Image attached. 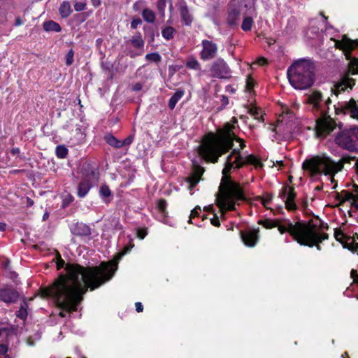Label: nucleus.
Returning a JSON list of instances; mask_svg holds the SVG:
<instances>
[{
  "instance_id": "1",
  "label": "nucleus",
  "mask_w": 358,
  "mask_h": 358,
  "mask_svg": "<svg viewBox=\"0 0 358 358\" xmlns=\"http://www.w3.org/2000/svg\"><path fill=\"white\" fill-rule=\"evenodd\" d=\"M128 251L127 249L117 255L116 260L103 262L99 266L84 267L68 263L66 274H61L43 294L54 298L58 306L66 313L76 311L87 289L94 290L110 280L117 269V261Z\"/></svg>"
},
{
  "instance_id": "2",
  "label": "nucleus",
  "mask_w": 358,
  "mask_h": 358,
  "mask_svg": "<svg viewBox=\"0 0 358 358\" xmlns=\"http://www.w3.org/2000/svg\"><path fill=\"white\" fill-rule=\"evenodd\" d=\"M243 159L241 155L240 150L234 149L232 152L227 157L225 166L222 170L224 176L222 178L221 184L219 187V193L220 197L217 199V206L223 211L236 210V204L239 205V201L247 200L244 194L243 189L240 184L231 180L227 174L231 169L236 168V164Z\"/></svg>"
},
{
  "instance_id": "3",
  "label": "nucleus",
  "mask_w": 358,
  "mask_h": 358,
  "mask_svg": "<svg viewBox=\"0 0 358 358\" xmlns=\"http://www.w3.org/2000/svg\"><path fill=\"white\" fill-rule=\"evenodd\" d=\"M234 128L230 123H226L217 136H213L203 145L201 154L206 160L217 162L220 156L232 149L234 141L241 143V150L245 147L243 140L234 133Z\"/></svg>"
},
{
  "instance_id": "4",
  "label": "nucleus",
  "mask_w": 358,
  "mask_h": 358,
  "mask_svg": "<svg viewBox=\"0 0 358 358\" xmlns=\"http://www.w3.org/2000/svg\"><path fill=\"white\" fill-rule=\"evenodd\" d=\"M285 224H280L278 220V231L280 234L288 232L292 238L301 245L313 247L316 241L322 242L328 239L327 234H319L315 231L316 225L306 224L303 221H298L293 224L289 220H285Z\"/></svg>"
},
{
  "instance_id": "5",
  "label": "nucleus",
  "mask_w": 358,
  "mask_h": 358,
  "mask_svg": "<svg viewBox=\"0 0 358 358\" xmlns=\"http://www.w3.org/2000/svg\"><path fill=\"white\" fill-rule=\"evenodd\" d=\"M287 74L294 88L306 90L315 82V65L311 60L301 59L288 68Z\"/></svg>"
},
{
  "instance_id": "6",
  "label": "nucleus",
  "mask_w": 358,
  "mask_h": 358,
  "mask_svg": "<svg viewBox=\"0 0 358 358\" xmlns=\"http://www.w3.org/2000/svg\"><path fill=\"white\" fill-rule=\"evenodd\" d=\"M302 169L309 171L311 176L322 173L330 175L331 181L333 182V176L340 171L342 166L338 168V165L326 155H316L306 159L302 164Z\"/></svg>"
},
{
  "instance_id": "7",
  "label": "nucleus",
  "mask_w": 358,
  "mask_h": 358,
  "mask_svg": "<svg viewBox=\"0 0 358 358\" xmlns=\"http://www.w3.org/2000/svg\"><path fill=\"white\" fill-rule=\"evenodd\" d=\"M335 47L343 51L346 59L349 61V71L351 74H358V57L351 55L352 51L358 47V39L352 40L346 35L342 36L341 40L334 39Z\"/></svg>"
},
{
  "instance_id": "8",
  "label": "nucleus",
  "mask_w": 358,
  "mask_h": 358,
  "mask_svg": "<svg viewBox=\"0 0 358 358\" xmlns=\"http://www.w3.org/2000/svg\"><path fill=\"white\" fill-rule=\"evenodd\" d=\"M336 143L350 152L358 151V127L355 126L341 131L336 136Z\"/></svg>"
},
{
  "instance_id": "9",
  "label": "nucleus",
  "mask_w": 358,
  "mask_h": 358,
  "mask_svg": "<svg viewBox=\"0 0 358 358\" xmlns=\"http://www.w3.org/2000/svg\"><path fill=\"white\" fill-rule=\"evenodd\" d=\"M209 71L213 78L219 79L231 78L230 68L222 58H218L212 63Z\"/></svg>"
},
{
  "instance_id": "10",
  "label": "nucleus",
  "mask_w": 358,
  "mask_h": 358,
  "mask_svg": "<svg viewBox=\"0 0 358 358\" xmlns=\"http://www.w3.org/2000/svg\"><path fill=\"white\" fill-rule=\"evenodd\" d=\"M307 102L313 105V108L322 113H326L329 105L331 103L329 97L327 100H323L322 94L317 90H313L308 94Z\"/></svg>"
},
{
  "instance_id": "11",
  "label": "nucleus",
  "mask_w": 358,
  "mask_h": 358,
  "mask_svg": "<svg viewBox=\"0 0 358 358\" xmlns=\"http://www.w3.org/2000/svg\"><path fill=\"white\" fill-rule=\"evenodd\" d=\"M322 114L324 117L319 119L317 122L316 134L317 137L324 138L334 131L336 124L330 116H327L326 113Z\"/></svg>"
},
{
  "instance_id": "12",
  "label": "nucleus",
  "mask_w": 358,
  "mask_h": 358,
  "mask_svg": "<svg viewBox=\"0 0 358 358\" xmlns=\"http://www.w3.org/2000/svg\"><path fill=\"white\" fill-rule=\"evenodd\" d=\"M334 108L337 114L339 113H348L352 117L358 119V104L352 98L349 101L338 102L337 106H334Z\"/></svg>"
},
{
  "instance_id": "13",
  "label": "nucleus",
  "mask_w": 358,
  "mask_h": 358,
  "mask_svg": "<svg viewBox=\"0 0 358 358\" xmlns=\"http://www.w3.org/2000/svg\"><path fill=\"white\" fill-rule=\"evenodd\" d=\"M282 199L286 197L285 201V207L288 210H295L297 207L294 202L296 198V193L293 187L285 186L282 188V192L280 194Z\"/></svg>"
},
{
  "instance_id": "14",
  "label": "nucleus",
  "mask_w": 358,
  "mask_h": 358,
  "mask_svg": "<svg viewBox=\"0 0 358 358\" xmlns=\"http://www.w3.org/2000/svg\"><path fill=\"white\" fill-rule=\"evenodd\" d=\"M202 46L203 50L200 53V56L203 60H210L215 57L217 47L215 43L208 40H203Z\"/></svg>"
},
{
  "instance_id": "15",
  "label": "nucleus",
  "mask_w": 358,
  "mask_h": 358,
  "mask_svg": "<svg viewBox=\"0 0 358 358\" xmlns=\"http://www.w3.org/2000/svg\"><path fill=\"white\" fill-rule=\"evenodd\" d=\"M134 138V135L131 134L126 138L123 141L118 140L112 134H107L105 136L104 139L106 142L110 146L114 147L115 148H121L123 146H129L130 145Z\"/></svg>"
},
{
  "instance_id": "16",
  "label": "nucleus",
  "mask_w": 358,
  "mask_h": 358,
  "mask_svg": "<svg viewBox=\"0 0 358 358\" xmlns=\"http://www.w3.org/2000/svg\"><path fill=\"white\" fill-rule=\"evenodd\" d=\"M20 298L18 292L12 287L0 289V300L6 303H14Z\"/></svg>"
},
{
  "instance_id": "17",
  "label": "nucleus",
  "mask_w": 358,
  "mask_h": 358,
  "mask_svg": "<svg viewBox=\"0 0 358 358\" xmlns=\"http://www.w3.org/2000/svg\"><path fill=\"white\" fill-rule=\"evenodd\" d=\"M355 85V80L353 78L344 77L341 82L334 85L331 91L336 96H338L340 93L345 92L348 88L352 90Z\"/></svg>"
},
{
  "instance_id": "18",
  "label": "nucleus",
  "mask_w": 358,
  "mask_h": 358,
  "mask_svg": "<svg viewBox=\"0 0 358 358\" xmlns=\"http://www.w3.org/2000/svg\"><path fill=\"white\" fill-rule=\"evenodd\" d=\"M259 229H252L247 231H241V238L244 242L245 245L249 247H253L257 243L259 239Z\"/></svg>"
},
{
  "instance_id": "19",
  "label": "nucleus",
  "mask_w": 358,
  "mask_h": 358,
  "mask_svg": "<svg viewBox=\"0 0 358 358\" xmlns=\"http://www.w3.org/2000/svg\"><path fill=\"white\" fill-rule=\"evenodd\" d=\"M204 172V169L199 165L194 166L192 173L186 178V181L189 183V189L192 190L196 187L199 182L201 176Z\"/></svg>"
},
{
  "instance_id": "20",
  "label": "nucleus",
  "mask_w": 358,
  "mask_h": 358,
  "mask_svg": "<svg viewBox=\"0 0 358 358\" xmlns=\"http://www.w3.org/2000/svg\"><path fill=\"white\" fill-rule=\"evenodd\" d=\"M71 233L78 236H89L91 235V229L84 223H76L71 229Z\"/></svg>"
},
{
  "instance_id": "21",
  "label": "nucleus",
  "mask_w": 358,
  "mask_h": 358,
  "mask_svg": "<svg viewBox=\"0 0 358 358\" xmlns=\"http://www.w3.org/2000/svg\"><path fill=\"white\" fill-rule=\"evenodd\" d=\"M179 13L182 23L186 26H190L193 21V16L190 14L185 3L180 4Z\"/></svg>"
},
{
  "instance_id": "22",
  "label": "nucleus",
  "mask_w": 358,
  "mask_h": 358,
  "mask_svg": "<svg viewBox=\"0 0 358 358\" xmlns=\"http://www.w3.org/2000/svg\"><path fill=\"white\" fill-rule=\"evenodd\" d=\"M83 179H88L92 181L96 178L97 173L90 163H84L81 168Z\"/></svg>"
},
{
  "instance_id": "23",
  "label": "nucleus",
  "mask_w": 358,
  "mask_h": 358,
  "mask_svg": "<svg viewBox=\"0 0 358 358\" xmlns=\"http://www.w3.org/2000/svg\"><path fill=\"white\" fill-rule=\"evenodd\" d=\"M240 8L237 7H233L230 5V8L227 17V23L231 27H234L238 24V22L240 18Z\"/></svg>"
},
{
  "instance_id": "24",
  "label": "nucleus",
  "mask_w": 358,
  "mask_h": 358,
  "mask_svg": "<svg viewBox=\"0 0 358 358\" xmlns=\"http://www.w3.org/2000/svg\"><path fill=\"white\" fill-rule=\"evenodd\" d=\"M245 164H252L256 168L263 167V164L253 155H248L245 159L236 164V168L240 169Z\"/></svg>"
},
{
  "instance_id": "25",
  "label": "nucleus",
  "mask_w": 358,
  "mask_h": 358,
  "mask_svg": "<svg viewBox=\"0 0 358 358\" xmlns=\"http://www.w3.org/2000/svg\"><path fill=\"white\" fill-rule=\"evenodd\" d=\"M92 187V181H89L88 179H82L78 186V196L80 198L85 196Z\"/></svg>"
},
{
  "instance_id": "26",
  "label": "nucleus",
  "mask_w": 358,
  "mask_h": 358,
  "mask_svg": "<svg viewBox=\"0 0 358 358\" xmlns=\"http://www.w3.org/2000/svg\"><path fill=\"white\" fill-rule=\"evenodd\" d=\"M185 94L184 90L181 89H178L176 92L173 94V96L170 98L169 101V107L173 110L178 101Z\"/></svg>"
},
{
  "instance_id": "27",
  "label": "nucleus",
  "mask_w": 358,
  "mask_h": 358,
  "mask_svg": "<svg viewBox=\"0 0 358 358\" xmlns=\"http://www.w3.org/2000/svg\"><path fill=\"white\" fill-rule=\"evenodd\" d=\"M43 29L46 31L59 32L62 30L60 25L52 20H48L43 23Z\"/></svg>"
},
{
  "instance_id": "28",
  "label": "nucleus",
  "mask_w": 358,
  "mask_h": 358,
  "mask_svg": "<svg viewBox=\"0 0 358 358\" xmlns=\"http://www.w3.org/2000/svg\"><path fill=\"white\" fill-rule=\"evenodd\" d=\"M59 11L62 17L66 18L69 17L72 12L70 3L68 1H63L60 5Z\"/></svg>"
},
{
  "instance_id": "29",
  "label": "nucleus",
  "mask_w": 358,
  "mask_h": 358,
  "mask_svg": "<svg viewBox=\"0 0 358 358\" xmlns=\"http://www.w3.org/2000/svg\"><path fill=\"white\" fill-rule=\"evenodd\" d=\"M142 17L146 22L153 23L155 20L156 15L152 10L145 8L142 10Z\"/></svg>"
},
{
  "instance_id": "30",
  "label": "nucleus",
  "mask_w": 358,
  "mask_h": 358,
  "mask_svg": "<svg viewBox=\"0 0 358 358\" xmlns=\"http://www.w3.org/2000/svg\"><path fill=\"white\" fill-rule=\"evenodd\" d=\"M130 42L133 46L137 49H141L143 48L144 41L142 39L141 33L139 32H137L134 36H132Z\"/></svg>"
},
{
  "instance_id": "31",
  "label": "nucleus",
  "mask_w": 358,
  "mask_h": 358,
  "mask_svg": "<svg viewBox=\"0 0 358 358\" xmlns=\"http://www.w3.org/2000/svg\"><path fill=\"white\" fill-rule=\"evenodd\" d=\"M355 195L352 193L349 192L348 191L343 190L341 193L337 194V199L340 200L341 203H343L346 201H354Z\"/></svg>"
},
{
  "instance_id": "32",
  "label": "nucleus",
  "mask_w": 358,
  "mask_h": 358,
  "mask_svg": "<svg viewBox=\"0 0 358 358\" xmlns=\"http://www.w3.org/2000/svg\"><path fill=\"white\" fill-rule=\"evenodd\" d=\"M168 0H157L155 5L160 17L164 18L165 16V8Z\"/></svg>"
},
{
  "instance_id": "33",
  "label": "nucleus",
  "mask_w": 358,
  "mask_h": 358,
  "mask_svg": "<svg viewBox=\"0 0 358 358\" xmlns=\"http://www.w3.org/2000/svg\"><path fill=\"white\" fill-rule=\"evenodd\" d=\"M176 32V31L173 27L168 26L162 30V35L165 39L171 40L174 37Z\"/></svg>"
},
{
  "instance_id": "34",
  "label": "nucleus",
  "mask_w": 358,
  "mask_h": 358,
  "mask_svg": "<svg viewBox=\"0 0 358 358\" xmlns=\"http://www.w3.org/2000/svg\"><path fill=\"white\" fill-rule=\"evenodd\" d=\"M258 224L262 225L266 229H272L273 227H276L278 225V220H261L258 222Z\"/></svg>"
},
{
  "instance_id": "35",
  "label": "nucleus",
  "mask_w": 358,
  "mask_h": 358,
  "mask_svg": "<svg viewBox=\"0 0 358 358\" xmlns=\"http://www.w3.org/2000/svg\"><path fill=\"white\" fill-rule=\"evenodd\" d=\"M317 219L319 220L320 223L319 224H313V220H309L308 222H306V224H309L310 223L311 225H316V227H315V231L319 234H324V233H320V231L321 230H323V229H326L327 230L329 229V225L327 223H324L321 220L319 219L318 217H317Z\"/></svg>"
},
{
  "instance_id": "36",
  "label": "nucleus",
  "mask_w": 358,
  "mask_h": 358,
  "mask_svg": "<svg viewBox=\"0 0 358 358\" xmlns=\"http://www.w3.org/2000/svg\"><path fill=\"white\" fill-rule=\"evenodd\" d=\"M68 149L64 145H59L56 147L55 152L56 155L59 158H66L68 155Z\"/></svg>"
},
{
  "instance_id": "37",
  "label": "nucleus",
  "mask_w": 358,
  "mask_h": 358,
  "mask_svg": "<svg viewBox=\"0 0 358 358\" xmlns=\"http://www.w3.org/2000/svg\"><path fill=\"white\" fill-rule=\"evenodd\" d=\"M186 66L189 69H194V70H200L201 65L199 62L194 59V57H191L188 59Z\"/></svg>"
},
{
  "instance_id": "38",
  "label": "nucleus",
  "mask_w": 358,
  "mask_h": 358,
  "mask_svg": "<svg viewBox=\"0 0 358 358\" xmlns=\"http://www.w3.org/2000/svg\"><path fill=\"white\" fill-rule=\"evenodd\" d=\"M253 24V20L251 17H245L243 19L241 28L243 30L247 31H250L252 28V25Z\"/></svg>"
},
{
  "instance_id": "39",
  "label": "nucleus",
  "mask_w": 358,
  "mask_h": 358,
  "mask_svg": "<svg viewBox=\"0 0 358 358\" xmlns=\"http://www.w3.org/2000/svg\"><path fill=\"white\" fill-rule=\"evenodd\" d=\"M99 193L101 196L105 199V201L108 202V201L106 199L111 196V191L109 187L107 185H102L100 187Z\"/></svg>"
},
{
  "instance_id": "40",
  "label": "nucleus",
  "mask_w": 358,
  "mask_h": 358,
  "mask_svg": "<svg viewBox=\"0 0 358 358\" xmlns=\"http://www.w3.org/2000/svg\"><path fill=\"white\" fill-rule=\"evenodd\" d=\"M145 59L150 62L159 63L162 60V57L158 52L148 53L145 55Z\"/></svg>"
},
{
  "instance_id": "41",
  "label": "nucleus",
  "mask_w": 358,
  "mask_h": 358,
  "mask_svg": "<svg viewBox=\"0 0 358 358\" xmlns=\"http://www.w3.org/2000/svg\"><path fill=\"white\" fill-rule=\"evenodd\" d=\"M73 56H74V52L72 49H71L66 56V64L67 66H71L73 63Z\"/></svg>"
},
{
  "instance_id": "42",
  "label": "nucleus",
  "mask_w": 358,
  "mask_h": 358,
  "mask_svg": "<svg viewBox=\"0 0 358 358\" xmlns=\"http://www.w3.org/2000/svg\"><path fill=\"white\" fill-rule=\"evenodd\" d=\"M248 113H250L252 116H253L255 119L257 120H262V121H264V119L262 117V116H261L260 117H259V110L257 108H248Z\"/></svg>"
},
{
  "instance_id": "43",
  "label": "nucleus",
  "mask_w": 358,
  "mask_h": 358,
  "mask_svg": "<svg viewBox=\"0 0 358 358\" xmlns=\"http://www.w3.org/2000/svg\"><path fill=\"white\" fill-rule=\"evenodd\" d=\"M8 21L7 11L6 9L0 8V24H4Z\"/></svg>"
},
{
  "instance_id": "44",
  "label": "nucleus",
  "mask_w": 358,
  "mask_h": 358,
  "mask_svg": "<svg viewBox=\"0 0 358 358\" xmlns=\"http://www.w3.org/2000/svg\"><path fill=\"white\" fill-rule=\"evenodd\" d=\"M27 315L28 312L24 308H20V310L16 313V316L22 320H25L27 317Z\"/></svg>"
},
{
  "instance_id": "45",
  "label": "nucleus",
  "mask_w": 358,
  "mask_h": 358,
  "mask_svg": "<svg viewBox=\"0 0 358 358\" xmlns=\"http://www.w3.org/2000/svg\"><path fill=\"white\" fill-rule=\"evenodd\" d=\"M141 24L142 20L139 17L133 19V20L131 22V28L133 29H136Z\"/></svg>"
},
{
  "instance_id": "46",
  "label": "nucleus",
  "mask_w": 358,
  "mask_h": 358,
  "mask_svg": "<svg viewBox=\"0 0 358 358\" xmlns=\"http://www.w3.org/2000/svg\"><path fill=\"white\" fill-rule=\"evenodd\" d=\"M86 4L83 2H77L74 4V8L76 11H83L85 9Z\"/></svg>"
},
{
  "instance_id": "47",
  "label": "nucleus",
  "mask_w": 358,
  "mask_h": 358,
  "mask_svg": "<svg viewBox=\"0 0 358 358\" xmlns=\"http://www.w3.org/2000/svg\"><path fill=\"white\" fill-rule=\"evenodd\" d=\"M166 204V201L164 199H161L158 202V208L163 213L165 212Z\"/></svg>"
},
{
  "instance_id": "48",
  "label": "nucleus",
  "mask_w": 358,
  "mask_h": 358,
  "mask_svg": "<svg viewBox=\"0 0 358 358\" xmlns=\"http://www.w3.org/2000/svg\"><path fill=\"white\" fill-rule=\"evenodd\" d=\"M199 211H201V208L199 206H196L191 211L189 222H192L191 220L192 217L199 215Z\"/></svg>"
},
{
  "instance_id": "49",
  "label": "nucleus",
  "mask_w": 358,
  "mask_h": 358,
  "mask_svg": "<svg viewBox=\"0 0 358 358\" xmlns=\"http://www.w3.org/2000/svg\"><path fill=\"white\" fill-rule=\"evenodd\" d=\"M334 236H335V238L338 241H340L341 242V238L342 237H345V235L339 229H334Z\"/></svg>"
},
{
  "instance_id": "50",
  "label": "nucleus",
  "mask_w": 358,
  "mask_h": 358,
  "mask_svg": "<svg viewBox=\"0 0 358 358\" xmlns=\"http://www.w3.org/2000/svg\"><path fill=\"white\" fill-rule=\"evenodd\" d=\"M32 299H27L26 297H23L22 299V301L21 302V304H20V308H24L26 310H27V308H28V301H31Z\"/></svg>"
},
{
  "instance_id": "51",
  "label": "nucleus",
  "mask_w": 358,
  "mask_h": 358,
  "mask_svg": "<svg viewBox=\"0 0 358 358\" xmlns=\"http://www.w3.org/2000/svg\"><path fill=\"white\" fill-rule=\"evenodd\" d=\"M146 235H147V231L145 229H138L137 236L139 238L143 239Z\"/></svg>"
},
{
  "instance_id": "52",
  "label": "nucleus",
  "mask_w": 358,
  "mask_h": 358,
  "mask_svg": "<svg viewBox=\"0 0 358 358\" xmlns=\"http://www.w3.org/2000/svg\"><path fill=\"white\" fill-rule=\"evenodd\" d=\"M210 222L215 227L220 226V222L219 221V218L216 215H215L214 217L210 220Z\"/></svg>"
},
{
  "instance_id": "53",
  "label": "nucleus",
  "mask_w": 358,
  "mask_h": 358,
  "mask_svg": "<svg viewBox=\"0 0 358 358\" xmlns=\"http://www.w3.org/2000/svg\"><path fill=\"white\" fill-rule=\"evenodd\" d=\"M272 196H268L267 198H259V200L261 201L262 203L266 207V205L271 201Z\"/></svg>"
},
{
  "instance_id": "54",
  "label": "nucleus",
  "mask_w": 358,
  "mask_h": 358,
  "mask_svg": "<svg viewBox=\"0 0 358 358\" xmlns=\"http://www.w3.org/2000/svg\"><path fill=\"white\" fill-rule=\"evenodd\" d=\"M351 278H353L354 281L358 284V273L356 270L352 269L350 272Z\"/></svg>"
},
{
  "instance_id": "55",
  "label": "nucleus",
  "mask_w": 358,
  "mask_h": 358,
  "mask_svg": "<svg viewBox=\"0 0 358 358\" xmlns=\"http://www.w3.org/2000/svg\"><path fill=\"white\" fill-rule=\"evenodd\" d=\"M143 88V85L141 83H136L132 86V90L134 92H138Z\"/></svg>"
},
{
  "instance_id": "56",
  "label": "nucleus",
  "mask_w": 358,
  "mask_h": 358,
  "mask_svg": "<svg viewBox=\"0 0 358 358\" xmlns=\"http://www.w3.org/2000/svg\"><path fill=\"white\" fill-rule=\"evenodd\" d=\"M142 1H137L133 5V9L135 11H139L141 8Z\"/></svg>"
},
{
  "instance_id": "57",
  "label": "nucleus",
  "mask_w": 358,
  "mask_h": 358,
  "mask_svg": "<svg viewBox=\"0 0 358 358\" xmlns=\"http://www.w3.org/2000/svg\"><path fill=\"white\" fill-rule=\"evenodd\" d=\"M8 352V347L4 344H0V355H5Z\"/></svg>"
},
{
  "instance_id": "58",
  "label": "nucleus",
  "mask_w": 358,
  "mask_h": 358,
  "mask_svg": "<svg viewBox=\"0 0 358 358\" xmlns=\"http://www.w3.org/2000/svg\"><path fill=\"white\" fill-rule=\"evenodd\" d=\"M136 310L138 313L142 312L143 310V306L141 302H136L135 304Z\"/></svg>"
},
{
  "instance_id": "59",
  "label": "nucleus",
  "mask_w": 358,
  "mask_h": 358,
  "mask_svg": "<svg viewBox=\"0 0 358 358\" xmlns=\"http://www.w3.org/2000/svg\"><path fill=\"white\" fill-rule=\"evenodd\" d=\"M282 113L287 115H293L292 110L289 109L287 106L282 107Z\"/></svg>"
},
{
  "instance_id": "60",
  "label": "nucleus",
  "mask_w": 358,
  "mask_h": 358,
  "mask_svg": "<svg viewBox=\"0 0 358 358\" xmlns=\"http://www.w3.org/2000/svg\"><path fill=\"white\" fill-rule=\"evenodd\" d=\"M221 101H222V106H225L229 103V99L227 96L224 95L222 97Z\"/></svg>"
},
{
  "instance_id": "61",
  "label": "nucleus",
  "mask_w": 358,
  "mask_h": 358,
  "mask_svg": "<svg viewBox=\"0 0 358 358\" xmlns=\"http://www.w3.org/2000/svg\"><path fill=\"white\" fill-rule=\"evenodd\" d=\"M266 63H267V60H266V59H265L264 57H259L257 59V64H259V65H264Z\"/></svg>"
},
{
  "instance_id": "62",
  "label": "nucleus",
  "mask_w": 358,
  "mask_h": 358,
  "mask_svg": "<svg viewBox=\"0 0 358 358\" xmlns=\"http://www.w3.org/2000/svg\"><path fill=\"white\" fill-rule=\"evenodd\" d=\"M351 205L358 210V196H355L354 201L352 202Z\"/></svg>"
},
{
  "instance_id": "63",
  "label": "nucleus",
  "mask_w": 358,
  "mask_h": 358,
  "mask_svg": "<svg viewBox=\"0 0 358 358\" xmlns=\"http://www.w3.org/2000/svg\"><path fill=\"white\" fill-rule=\"evenodd\" d=\"M72 201H73V197L71 196H70L69 199H66L63 201V206L65 207L66 206L69 205Z\"/></svg>"
},
{
  "instance_id": "64",
  "label": "nucleus",
  "mask_w": 358,
  "mask_h": 358,
  "mask_svg": "<svg viewBox=\"0 0 358 358\" xmlns=\"http://www.w3.org/2000/svg\"><path fill=\"white\" fill-rule=\"evenodd\" d=\"M23 24V22L22 20L20 19V17H17L16 19H15V26L17 27V26H20V25H22Z\"/></svg>"
}]
</instances>
